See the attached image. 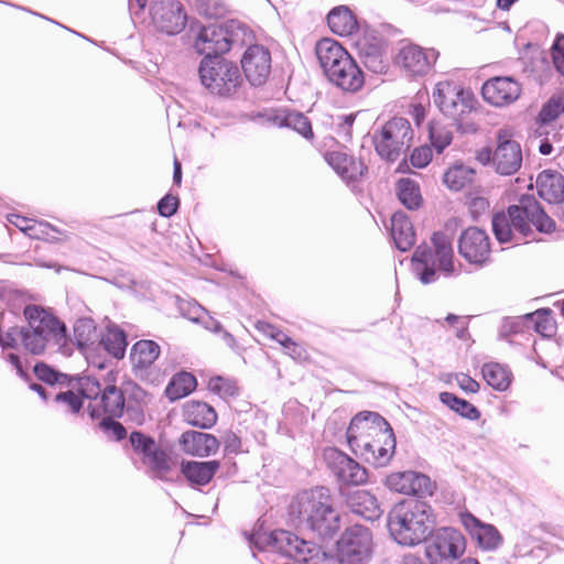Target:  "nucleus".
<instances>
[{"instance_id":"54","label":"nucleus","mask_w":564,"mask_h":564,"mask_svg":"<svg viewBox=\"0 0 564 564\" xmlns=\"http://www.w3.org/2000/svg\"><path fill=\"white\" fill-rule=\"evenodd\" d=\"M524 327H528L525 315L519 317H506L501 323L499 336L500 338L507 339L511 335L521 333Z\"/></svg>"},{"instance_id":"33","label":"nucleus","mask_w":564,"mask_h":564,"mask_svg":"<svg viewBox=\"0 0 564 564\" xmlns=\"http://www.w3.org/2000/svg\"><path fill=\"white\" fill-rule=\"evenodd\" d=\"M183 416L189 425L200 429H210L217 421L215 409L200 401H189L184 405Z\"/></svg>"},{"instance_id":"34","label":"nucleus","mask_w":564,"mask_h":564,"mask_svg":"<svg viewBox=\"0 0 564 564\" xmlns=\"http://www.w3.org/2000/svg\"><path fill=\"white\" fill-rule=\"evenodd\" d=\"M160 356V346L150 339L137 341L130 354L133 369L137 372L147 370Z\"/></svg>"},{"instance_id":"38","label":"nucleus","mask_w":564,"mask_h":564,"mask_svg":"<svg viewBox=\"0 0 564 564\" xmlns=\"http://www.w3.org/2000/svg\"><path fill=\"white\" fill-rule=\"evenodd\" d=\"M111 356L117 359L123 358L128 346L127 336L116 325L107 326L106 333L100 335L99 343Z\"/></svg>"},{"instance_id":"44","label":"nucleus","mask_w":564,"mask_h":564,"mask_svg":"<svg viewBox=\"0 0 564 564\" xmlns=\"http://www.w3.org/2000/svg\"><path fill=\"white\" fill-rule=\"evenodd\" d=\"M475 177V171L466 165L458 164L449 167L443 177L444 184L452 191H460L469 185Z\"/></svg>"},{"instance_id":"25","label":"nucleus","mask_w":564,"mask_h":564,"mask_svg":"<svg viewBox=\"0 0 564 564\" xmlns=\"http://www.w3.org/2000/svg\"><path fill=\"white\" fill-rule=\"evenodd\" d=\"M326 77L332 84L348 93L358 91L365 83L362 70L352 57L344 61L339 67L334 68Z\"/></svg>"},{"instance_id":"21","label":"nucleus","mask_w":564,"mask_h":564,"mask_svg":"<svg viewBox=\"0 0 564 564\" xmlns=\"http://www.w3.org/2000/svg\"><path fill=\"white\" fill-rule=\"evenodd\" d=\"M241 67L251 85L261 86L271 72L269 50L258 44L249 46L242 56Z\"/></svg>"},{"instance_id":"3","label":"nucleus","mask_w":564,"mask_h":564,"mask_svg":"<svg viewBox=\"0 0 564 564\" xmlns=\"http://www.w3.org/2000/svg\"><path fill=\"white\" fill-rule=\"evenodd\" d=\"M289 518L293 525L316 532L321 538L330 536L339 529V513L333 508L326 487L299 494L290 503Z\"/></svg>"},{"instance_id":"57","label":"nucleus","mask_w":564,"mask_h":564,"mask_svg":"<svg viewBox=\"0 0 564 564\" xmlns=\"http://www.w3.org/2000/svg\"><path fill=\"white\" fill-rule=\"evenodd\" d=\"M100 427L117 441L124 438L127 434L123 425L113 421L112 417H104L100 422Z\"/></svg>"},{"instance_id":"18","label":"nucleus","mask_w":564,"mask_h":564,"mask_svg":"<svg viewBox=\"0 0 564 564\" xmlns=\"http://www.w3.org/2000/svg\"><path fill=\"white\" fill-rule=\"evenodd\" d=\"M492 163L496 171L502 175L514 174L521 167V147L516 140L511 139L510 133L506 130H500L498 133Z\"/></svg>"},{"instance_id":"60","label":"nucleus","mask_w":564,"mask_h":564,"mask_svg":"<svg viewBox=\"0 0 564 564\" xmlns=\"http://www.w3.org/2000/svg\"><path fill=\"white\" fill-rule=\"evenodd\" d=\"M455 381L458 387L466 393H476L479 390V383L466 373L454 375Z\"/></svg>"},{"instance_id":"61","label":"nucleus","mask_w":564,"mask_h":564,"mask_svg":"<svg viewBox=\"0 0 564 564\" xmlns=\"http://www.w3.org/2000/svg\"><path fill=\"white\" fill-rule=\"evenodd\" d=\"M535 540L528 535L527 533H521L518 536L514 550L516 553L520 556H525L531 553L532 547L534 546Z\"/></svg>"},{"instance_id":"32","label":"nucleus","mask_w":564,"mask_h":564,"mask_svg":"<svg viewBox=\"0 0 564 564\" xmlns=\"http://www.w3.org/2000/svg\"><path fill=\"white\" fill-rule=\"evenodd\" d=\"M391 236L400 251L410 250L415 243V231L412 223L403 212H395L391 217Z\"/></svg>"},{"instance_id":"43","label":"nucleus","mask_w":564,"mask_h":564,"mask_svg":"<svg viewBox=\"0 0 564 564\" xmlns=\"http://www.w3.org/2000/svg\"><path fill=\"white\" fill-rule=\"evenodd\" d=\"M399 200L408 209H417L422 204L419 184L411 178H401L397 183Z\"/></svg>"},{"instance_id":"63","label":"nucleus","mask_w":564,"mask_h":564,"mask_svg":"<svg viewBox=\"0 0 564 564\" xmlns=\"http://www.w3.org/2000/svg\"><path fill=\"white\" fill-rule=\"evenodd\" d=\"M265 334L279 343L283 348L290 343V340H292V338L285 333L271 325L267 326Z\"/></svg>"},{"instance_id":"29","label":"nucleus","mask_w":564,"mask_h":564,"mask_svg":"<svg viewBox=\"0 0 564 564\" xmlns=\"http://www.w3.org/2000/svg\"><path fill=\"white\" fill-rule=\"evenodd\" d=\"M325 161L345 181H357L362 174L365 166L361 162L341 151L326 152Z\"/></svg>"},{"instance_id":"46","label":"nucleus","mask_w":564,"mask_h":564,"mask_svg":"<svg viewBox=\"0 0 564 564\" xmlns=\"http://www.w3.org/2000/svg\"><path fill=\"white\" fill-rule=\"evenodd\" d=\"M525 319L528 321V327H533L536 333L543 336H551L555 330L552 311L550 308H541L533 313L525 314Z\"/></svg>"},{"instance_id":"5","label":"nucleus","mask_w":564,"mask_h":564,"mask_svg":"<svg viewBox=\"0 0 564 564\" xmlns=\"http://www.w3.org/2000/svg\"><path fill=\"white\" fill-rule=\"evenodd\" d=\"M432 242L433 250L426 246H420L413 254V270L423 284L436 281V265L445 275L456 273L452 243L453 235L435 232Z\"/></svg>"},{"instance_id":"1","label":"nucleus","mask_w":564,"mask_h":564,"mask_svg":"<svg viewBox=\"0 0 564 564\" xmlns=\"http://www.w3.org/2000/svg\"><path fill=\"white\" fill-rule=\"evenodd\" d=\"M26 325L10 327L7 330L0 324V345L3 348H19L31 355H42L50 343L65 339L66 328L52 313L34 304L23 311Z\"/></svg>"},{"instance_id":"53","label":"nucleus","mask_w":564,"mask_h":564,"mask_svg":"<svg viewBox=\"0 0 564 564\" xmlns=\"http://www.w3.org/2000/svg\"><path fill=\"white\" fill-rule=\"evenodd\" d=\"M564 112V96H553L541 109L540 119L546 123L556 119Z\"/></svg>"},{"instance_id":"6","label":"nucleus","mask_w":564,"mask_h":564,"mask_svg":"<svg viewBox=\"0 0 564 564\" xmlns=\"http://www.w3.org/2000/svg\"><path fill=\"white\" fill-rule=\"evenodd\" d=\"M414 131L410 121L403 117H394L373 133V144L378 155L394 162L411 148Z\"/></svg>"},{"instance_id":"49","label":"nucleus","mask_w":564,"mask_h":564,"mask_svg":"<svg viewBox=\"0 0 564 564\" xmlns=\"http://www.w3.org/2000/svg\"><path fill=\"white\" fill-rule=\"evenodd\" d=\"M67 390L59 391L55 394L54 401L65 411L72 414H77L83 408V400L78 393L74 391L75 388L66 387Z\"/></svg>"},{"instance_id":"37","label":"nucleus","mask_w":564,"mask_h":564,"mask_svg":"<svg viewBox=\"0 0 564 564\" xmlns=\"http://www.w3.org/2000/svg\"><path fill=\"white\" fill-rule=\"evenodd\" d=\"M74 339L82 351H87L99 343L100 333L91 318H79L74 325Z\"/></svg>"},{"instance_id":"28","label":"nucleus","mask_w":564,"mask_h":564,"mask_svg":"<svg viewBox=\"0 0 564 564\" xmlns=\"http://www.w3.org/2000/svg\"><path fill=\"white\" fill-rule=\"evenodd\" d=\"M347 506L355 514L367 521H375L382 514L378 499L367 490H356L347 498Z\"/></svg>"},{"instance_id":"12","label":"nucleus","mask_w":564,"mask_h":564,"mask_svg":"<svg viewBox=\"0 0 564 564\" xmlns=\"http://www.w3.org/2000/svg\"><path fill=\"white\" fill-rule=\"evenodd\" d=\"M438 55L435 48L406 43L400 47L395 62L408 77L419 78L430 74Z\"/></svg>"},{"instance_id":"20","label":"nucleus","mask_w":564,"mask_h":564,"mask_svg":"<svg viewBox=\"0 0 564 564\" xmlns=\"http://www.w3.org/2000/svg\"><path fill=\"white\" fill-rule=\"evenodd\" d=\"M386 485L393 491L417 497L432 496L435 490L429 476L413 470L389 475Z\"/></svg>"},{"instance_id":"2","label":"nucleus","mask_w":564,"mask_h":564,"mask_svg":"<svg viewBox=\"0 0 564 564\" xmlns=\"http://www.w3.org/2000/svg\"><path fill=\"white\" fill-rule=\"evenodd\" d=\"M532 227L542 234H551L556 227L534 197L523 196L519 205H511L507 213H497L492 217V231L500 243L535 240Z\"/></svg>"},{"instance_id":"40","label":"nucleus","mask_w":564,"mask_h":564,"mask_svg":"<svg viewBox=\"0 0 564 564\" xmlns=\"http://www.w3.org/2000/svg\"><path fill=\"white\" fill-rule=\"evenodd\" d=\"M481 372L486 382L497 391H506L511 383L512 375L510 370L500 364H485Z\"/></svg>"},{"instance_id":"17","label":"nucleus","mask_w":564,"mask_h":564,"mask_svg":"<svg viewBox=\"0 0 564 564\" xmlns=\"http://www.w3.org/2000/svg\"><path fill=\"white\" fill-rule=\"evenodd\" d=\"M458 251L469 263L482 267L491 251L487 232L478 227L467 228L458 239Z\"/></svg>"},{"instance_id":"47","label":"nucleus","mask_w":564,"mask_h":564,"mask_svg":"<svg viewBox=\"0 0 564 564\" xmlns=\"http://www.w3.org/2000/svg\"><path fill=\"white\" fill-rule=\"evenodd\" d=\"M34 373L39 380L47 384H57L61 388L73 387V379L70 377H68L66 373L56 371L44 362H37L34 366Z\"/></svg>"},{"instance_id":"59","label":"nucleus","mask_w":564,"mask_h":564,"mask_svg":"<svg viewBox=\"0 0 564 564\" xmlns=\"http://www.w3.org/2000/svg\"><path fill=\"white\" fill-rule=\"evenodd\" d=\"M410 160L414 167H425L432 160V150L429 147H419L414 149Z\"/></svg>"},{"instance_id":"8","label":"nucleus","mask_w":564,"mask_h":564,"mask_svg":"<svg viewBox=\"0 0 564 564\" xmlns=\"http://www.w3.org/2000/svg\"><path fill=\"white\" fill-rule=\"evenodd\" d=\"M373 554L371 531L356 524L347 528L336 542L334 564H369Z\"/></svg>"},{"instance_id":"31","label":"nucleus","mask_w":564,"mask_h":564,"mask_svg":"<svg viewBox=\"0 0 564 564\" xmlns=\"http://www.w3.org/2000/svg\"><path fill=\"white\" fill-rule=\"evenodd\" d=\"M219 467L218 460H183L181 471L193 486H205L213 479Z\"/></svg>"},{"instance_id":"16","label":"nucleus","mask_w":564,"mask_h":564,"mask_svg":"<svg viewBox=\"0 0 564 564\" xmlns=\"http://www.w3.org/2000/svg\"><path fill=\"white\" fill-rule=\"evenodd\" d=\"M324 456L328 468L340 485L360 486L367 481V469L344 452L328 448Z\"/></svg>"},{"instance_id":"7","label":"nucleus","mask_w":564,"mask_h":564,"mask_svg":"<svg viewBox=\"0 0 564 564\" xmlns=\"http://www.w3.org/2000/svg\"><path fill=\"white\" fill-rule=\"evenodd\" d=\"M251 545L258 550L272 549L297 562L308 563L318 553L316 546L290 531L278 530L269 535L257 533L250 539Z\"/></svg>"},{"instance_id":"58","label":"nucleus","mask_w":564,"mask_h":564,"mask_svg":"<svg viewBox=\"0 0 564 564\" xmlns=\"http://www.w3.org/2000/svg\"><path fill=\"white\" fill-rule=\"evenodd\" d=\"M178 204L180 200L176 196L167 194L158 203L159 214L163 217H171L176 213Z\"/></svg>"},{"instance_id":"30","label":"nucleus","mask_w":564,"mask_h":564,"mask_svg":"<svg viewBox=\"0 0 564 564\" xmlns=\"http://www.w3.org/2000/svg\"><path fill=\"white\" fill-rule=\"evenodd\" d=\"M536 188L544 200L560 203L564 199V176L557 171H542L536 178Z\"/></svg>"},{"instance_id":"15","label":"nucleus","mask_w":564,"mask_h":564,"mask_svg":"<svg viewBox=\"0 0 564 564\" xmlns=\"http://www.w3.org/2000/svg\"><path fill=\"white\" fill-rule=\"evenodd\" d=\"M150 14L155 28L169 35H175L186 25V14L178 0H153Z\"/></svg>"},{"instance_id":"36","label":"nucleus","mask_w":564,"mask_h":564,"mask_svg":"<svg viewBox=\"0 0 564 564\" xmlns=\"http://www.w3.org/2000/svg\"><path fill=\"white\" fill-rule=\"evenodd\" d=\"M357 48L366 68L376 74H382L387 69L381 45L368 43L367 40L359 41Z\"/></svg>"},{"instance_id":"13","label":"nucleus","mask_w":564,"mask_h":564,"mask_svg":"<svg viewBox=\"0 0 564 564\" xmlns=\"http://www.w3.org/2000/svg\"><path fill=\"white\" fill-rule=\"evenodd\" d=\"M234 24L230 22L204 26L194 44L196 52L205 55L204 58L221 56L227 53L236 41L232 32Z\"/></svg>"},{"instance_id":"24","label":"nucleus","mask_w":564,"mask_h":564,"mask_svg":"<svg viewBox=\"0 0 564 564\" xmlns=\"http://www.w3.org/2000/svg\"><path fill=\"white\" fill-rule=\"evenodd\" d=\"M88 412L93 420L101 417H120L124 409V397L117 387L107 386L97 403H88Z\"/></svg>"},{"instance_id":"62","label":"nucleus","mask_w":564,"mask_h":564,"mask_svg":"<svg viewBox=\"0 0 564 564\" xmlns=\"http://www.w3.org/2000/svg\"><path fill=\"white\" fill-rule=\"evenodd\" d=\"M284 350L294 360H304L307 357L305 348L293 339L284 347Z\"/></svg>"},{"instance_id":"50","label":"nucleus","mask_w":564,"mask_h":564,"mask_svg":"<svg viewBox=\"0 0 564 564\" xmlns=\"http://www.w3.org/2000/svg\"><path fill=\"white\" fill-rule=\"evenodd\" d=\"M208 389L223 399L235 397L239 391L236 380L221 376L210 378Z\"/></svg>"},{"instance_id":"19","label":"nucleus","mask_w":564,"mask_h":564,"mask_svg":"<svg viewBox=\"0 0 564 564\" xmlns=\"http://www.w3.org/2000/svg\"><path fill=\"white\" fill-rule=\"evenodd\" d=\"M389 423L376 412H360L356 414L347 429V442L351 451L356 449L370 437H376L379 430H384Z\"/></svg>"},{"instance_id":"42","label":"nucleus","mask_w":564,"mask_h":564,"mask_svg":"<svg viewBox=\"0 0 564 564\" xmlns=\"http://www.w3.org/2000/svg\"><path fill=\"white\" fill-rule=\"evenodd\" d=\"M142 464L154 473L156 477L163 479L166 478L170 473L173 460L170 455L155 443Z\"/></svg>"},{"instance_id":"26","label":"nucleus","mask_w":564,"mask_h":564,"mask_svg":"<svg viewBox=\"0 0 564 564\" xmlns=\"http://www.w3.org/2000/svg\"><path fill=\"white\" fill-rule=\"evenodd\" d=\"M180 445L184 453L197 457H208L219 448V442L214 435L198 431L184 432Z\"/></svg>"},{"instance_id":"56","label":"nucleus","mask_w":564,"mask_h":564,"mask_svg":"<svg viewBox=\"0 0 564 564\" xmlns=\"http://www.w3.org/2000/svg\"><path fill=\"white\" fill-rule=\"evenodd\" d=\"M552 57L556 70L564 76V35L558 34L552 45Z\"/></svg>"},{"instance_id":"41","label":"nucleus","mask_w":564,"mask_h":564,"mask_svg":"<svg viewBox=\"0 0 564 564\" xmlns=\"http://www.w3.org/2000/svg\"><path fill=\"white\" fill-rule=\"evenodd\" d=\"M196 386V378L192 373L183 371L173 376L165 389V394L171 401H175L192 393Z\"/></svg>"},{"instance_id":"10","label":"nucleus","mask_w":564,"mask_h":564,"mask_svg":"<svg viewBox=\"0 0 564 564\" xmlns=\"http://www.w3.org/2000/svg\"><path fill=\"white\" fill-rule=\"evenodd\" d=\"M434 104L447 117L459 121L475 109L477 100L473 93L451 82H440L433 93Z\"/></svg>"},{"instance_id":"45","label":"nucleus","mask_w":564,"mask_h":564,"mask_svg":"<svg viewBox=\"0 0 564 564\" xmlns=\"http://www.w3.org/2000/svg\"><path fill=\"white\" fill-rule=\"evenodd\" d=\"M440 400L442 403L447 405L451 410L455 411L463 417L468 420H477L480 416V412L475 405L464 399L458 398L454 393L442 392L440 394Z\"/></svg>"},{"instance_id":"11","label":"nucleus","mask_w":564,"mask_h":564,"mask_svg":"<svg viewBox=\"0 0 564 564\" xmlns=\"http://www.w3.org/2000/svg\"><path fill=\"white\" fill-rule=\"evenodd\" d=\"M466 550V539L454 528L443 527L435 531L426 547V555L434 563L452 562L459 558Z\"/></svg>"},{"instance_id":"35","label":"nucleus","mask_w":564,"mask_h":564,"mask_svg":"<svg viewBox=\"0 0 564 564\" xmlns=\"http://www.w3.org/2000/svg\"><path fill=\"white\" fill-rule=\"evenodd\" d=\"M327 24L333 33L340 36L351 35L358 26L356 17L346 6L332 9L327 15Z\"/></svg>"},{"instance_id":"27","label":"nucleus","mask_w":564,"mask_h":564,"mask_svg":"<svg viewBox=\"0 0 564 564\" xmlns=\"http://www.w3.org/2000/svg\"><path fill=\"white\" fill-rule=\"evenodd\" d=\"M315 54L325 76L351 57L337 41L329 37H324L316 43Z\"/></svg>"},{"instance_id":"9","label":"nucleus","mask_w":564,"mask_h":564,"mask_svg":"<svg viewBox=\"0 0 564 564\" xmlns=\"http://www.w3.org/2000/svg\"><path fill=\"white\" fill-rule=\"evenodd\" d=\"M202 84L213 94L228 96L241 83V74L236 64L221 57L203 58L199 65Z\"/></svg>"},{"instance_id":"23","label":"nucleus","mask_w":564,"mask_h":564,"mask_svg":"<svg viewBox=\"0 0 564 564\" xmlns=\"http://www.w3.org/2000/svg\"><path fill=\"white\" fill-rule=\"evenodd\" d=\"M460 522L481 550L495 551L502 544V536L495 525L481 522L469 512L460 513Z\"/></svg>"},{"instance_id":"51","label":"nucleus","mask_w":564,"mask_h":564,"mask_svg":"<svg viewBox=\"0 0 564 564\" xmlns=\"http://www.w3.org/2000/svg\"><path fill=\"white\" fill-rule=\"evenodd\" d=\"M129 442L133 453L141 459V462H143L144 458L149 456L150 451L156 443L152 437L141 432H132L130 434Z\"/></svg>"},{"instance_id":"52","label":"nucleus","mask_w":564,"mask_h":564,"mask_svg":"<svg viewBox=\"0 0 564 564\" xmlns=\"http://www.w3.org/2000/svg\"><path fill=\"white\" fill-rule=\"evenodd\" d=\"M430 139L432 147L437 153H442L443 150L451 144L453 135L449 129L441 124L430 126Z\"/></svg>"},{"instance_id":"14","label":"nucleus","mask_w":564,"mask_h":564,"mask_svg":"<svg viewBox=\"0 0 564 564\" xmlns=\"http://www.w3.org/2000/svg\"><path fill=\"white\" fill-rule=\"evenodd\" d=\"M395 451V437L390 424L379 430L376 437H370L352 452L375 467L387 466Z\"/></svg>"},{"instance_id":"55","label":"nucleus","mask_w":564,"mask_h":564,"mask_svg":"<svg viewBox=\"0 0 564 564\" xmlns=\"http://www.w3.org/2000/svg\"><path fill=\"white\" fill-rule=\"evenodd\" d=\"M31 228H32V230H29L28 236L33 239L54 240V239H56V237L52 234L61 232L56 227H54L51 224H48L47 221H43V220H41V221L34 220L31 224Z\"/></svg>"},{"instance_id":"39","label":"nucleus","mask_w":564,"mask_h":564,"mask_svg":"<svg viewBox=\"0 0 564 564\" xmlns=\"http://www.w3.org/2000/svg\"><path fill=\"white\" fill-rule=\"evenodd\" d=\"M274 121L279 127H285L296 131L306 140H312L314 137L311 121L302 112L286 111L275 116Z\"/></svg>"},{"instance_id":"4","label":"nucleus","mask_w":564,"mask_h":564,"mask_svg":"<svg viewBox=\"0 0 564 564\" xmlns=\"http://www.w3.org/2000/svg\"><path fill=\"white\" fill-rule=\"evenodd\" d=\"M435 525L432 507L421 500L395 505L388 516V528L393 540L404 546H415L431 535Z\"/></svg>"},{"instance_id":"48","label":"nucleus","mask_w":564,"mask_h":564,"mask_svg":"<svg viewBox=\"0 0 564 564\" xmlns=\"http://www.w3.org/2000/svg\"><path fill=\"white\" fill-rule=\"evenodd\" d=\"M72 379V388H77L78 394L80 395L82 400L88 399L90 400L89 403H97L104 389H101L100 383L95 378L85 377Z\"/></svg>"},{"instance_id":"22","label":"nucleus","mask_w":564,"mask_h":564,"mask_svg":"<svg viewBox=\"0 0 564 564\" xmlns=\"http://www.w3.org/2000/svg\"><path fill=\"white\" fill-rule=\"evenodd\" d=\"M481 94L490 105L502 107L514 102L520 97L521 85L512 77L497 76L484 83Z\"/></svg>"},{"instance_id":"64","label":"nucleus","mask_w":564,"mask_h":564,"mask_svg":"<svg viewBox=\"0 0 564 564\" xmlns=\"http://www.w3.org/2000/svg\"><path fill=\"white\" fill-rule=\"evenodd\" d=\"M13 284L8 280H0V302L6 303L14 295Z\"/></svg>"}]
</instances>
